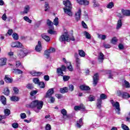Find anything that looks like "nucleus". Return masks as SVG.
<instances>
[{
  "mask_svg": "<svg viewBox=\"0 0 130 130\" xmlns=\"http://www.w3.org/2000/svg\"><path fill=\"white\" fill-rule=\"evenodd\" d=\"M123 94V92H122V91L120 90L117 91V95L118 96V97H122Z\"/></svg>",
  "mask_w": 130,
  "mask_h": 130,
  "instance_id": "43",
  "label": "nucleus"
},
{
  "mask_svg": "<svg viewBox=\"0 0 130 130\" xmlns=\"http://www.w3.org/2000/svg\"><path fill=\"white\" fill-rule=\"evenodd\" d=\"M38 93V90H31L29 93L30 96H34L35 95H36Z\"/></svg>",
  "mask_w": 130,
  "mask_h": 130,
  "instance_id": "40",
  "label": "nucleus"
},
{
  "mask_svg": "<svg viewBox=\"0 0 130 130\" xmlns=\"http://www.w3.org/2000/svg\"><path fill=\"white\" fill-rule=\"evenodd\" d=\"M26 87L28 90H33L34 89V85L32 83H28Z\"/></svg>",
  "mask_w": 130,
  "mask_h": 130,
  "instance_id": "30",
  "label": "nucleus"
},
{
  "mask_svg": "<svg viewBox=\"0 0 130 130\" xmlns=\"http://www.w3.org/2000/svg\"><path fill=\"white\" fill-rule=\"evenodd\" d=\"M46 130H51V125L49 124H47L45 127Z\"/></svg>",
  "mask_w": 130,
  "mask_h": 130,
  "instance_id": "61",
  "label": "nucleus"
},
{
  "mask_svg": "<svg viewBox=\"0 0 130 130\" xmlns=\"http://www.w3.org/2000/svg\"><path fill=\"white\" fill-rule=\"evenodd\" d=\"M124 85L125 88H130V84H129V82H128V81H126V80H124Z\"/></svg>",
  "mask_w": 130,
  "mask_h": 130,
  "instance_id": "46",
  "label": "nucleus"
},
{
  "mask_svg": "<svg viewBox=\"0 0 130 130\" xmlns=\"http://www.w3.org/2000/svg\"><path fill=\"white\" fill-rule=\"evenodd\" d=\"M112 72L111 70H108L106 71V74L107 75H109V79H112V77H113V75L112 74Z\"/></svg>",
  "mask_w": 130,
  "mask_h": 130,
  "instance_id": "39",
  "label": "nucleus"
},
{
  "mask_svg": "<svg viewBox=\"0 0 130 130\" xmlns=\"http://www.w3.org/2000/svg\"><path fill=\"white\" fill-rule=\"evenodd\" d=\"M30 74L34 77H40L42 74V72L34 71L32 72H30Z\"/></svg>",
  "mask_w": 130,
  "mask_h": 130,
  "instance_id": "16",
  "label": "nucleus"
},
{
  "mask_svg": "<svg viewBox=\"0 0 130 130\" xmlns=\"http://www.w3.org/2000/svg\"><path fill=\"white\" fill-rule=\"evenodd\" d=\"M121 97L123 98V99H128V98H130V95L126 92H123Z\"/></svg>",
  "mask_w": 130,
  "mask_h": 130,
  "instance_id": "23",
  "label": "nucleus"
},
{
  "mask_svg": "<svg viewBox=\"0 0 130 130\" xmlns=\"http://www.w3.org/2000/svg\"><path fill=\"white\" fill-rule=\"evenodd\" d=\"M19 100H20V98L16 96H11V101L17 102V101H19Z\"/></svg>",
  "mask_w": 130,
  "mask_h": 130,
  "instance_id": "36",
  "label": "nucleus"
},
{
  "mask_svg": "<svg viewBox=\"0 0 130 130\" xmlns=\"http://www.w3.org/2000/svg\"><path fill=\"white\" fill-rule=\"evenodd\" d=\"M117 41H118V40H117V39H116V37H114L111 40V43L112 44H115L116 43V42H117Z\"/></svg>",
  "mask_w": 130,
  "mask_h": 130,
  "instance_id": "48",
  "label": "nucleus"
},
{
  "mask_svg": "<svg viewBox=\"0 0 130 130\" xmlns=\"http://www.w3.org/2000/svg\"><path fill=\"white\" fill-rule=\"evenodd\" d=\"M82 27L85 29L88 28V26H87V24H86V23H85V22L82 21Z\"/></svg>",
  "mask_w": 130,
  "mask_h": 130,
  "instance_id": "62",
  "label": "nucleus"
},
{
  "mask_svg": "<svg viewBox=\"0 0 130 130\" xmlns=\"http://www.w3.org/2000/svg\"><path fill=\"white\" fill-rule=\"evenodd\" d=\"M23 19L24 20V21H26V22H28V23H29V24H31L32 23V20L30 19V18H29V17L27 16H24L23 17Z\"/></svg>",
  "mask_w": 130,
  "mask_h": 130,
  "instance_id": "38",
  "label": "nucleus"
},
{
  "mask_svg": "<svg viewBox=\"0 0 130 130\" xmlns=\"http://www.w3.org/2000/svg\"><path fill=\"white\" fill-rule=\"evenodd\" d=\"M60 92L61 94H64V93H68L69 92V88L64 87L63 88H60Z\"/></svg>",
  "mask_w": 130,
  "mask_h": 130,
  "instance_id": "24",
  "label": "nucleus"
},
{
  "mask_svg": "<svg viewBox=\"0 0 130 130\" xmlns=\"http://www.w3.org/2000/svg\"><path fill=\"white\" fill-rule=\"evenodd\" d=\"M12 37L14 40H19V35L17 33H13Z\"/></svg>",
  "mask_w": 130,
  "mask_h": 130,
  "instance_id": "33",
  "label": "nucleus"
},
{
  "mask_svg": "<svg viewBox=\"0 0 130 130\" xmlns=\"http://www.w3.org/2000/svg\"><path fill=\"white\" fill-rule=\"evenodd\" d=\"M114 7V3L113 2H110L107 6V9H112Z\"/></svg>",
  "mask_w": 130,
  "mask_h": 130,
  "instance_id": "35",
  "label": "nucleus"
},
{
  "mask_svg": "<svg viewBox=\"0 0 130 130\" xmlns=\"http://www.w3.org/2000/svg\"><path fill=\"white\" fill-rule=\"evenodd\" d=\"M104 99H107V95L104 93H102L100 95V98L98 99L96 103V107L99 109H101V107H102V100H104Z\"/></svg>",
  "mask_w": 130,
  "mask_h": 130,
  "instance_id": "5",
  "label": "nucleus"
},
{
  "mask_svg": "<svg viewBox=\"0 0 130 130\" xmlns=\"http://www.w3.org/2000/svg\"><path fill=\"white\" fill-rule=\"evenodd\" d=\"M7 64V58H0V67H3Z\"/></svg>",
  "mask_w": 130,
  "mask_h": 130,
  "instance_id": "20",
  "label": "nucleus"
},
{
  "mask_svg": "<svg viewBox=\"0 0 130 130\" xmlns=\"http://www.w3.org/2000/svg\"><path fill=\"white\" fill-rule=\"evenodd\" d=\"M86 39H91V35L89 33H84Z\"/></svg>",
  "mask_w": 130,
  "mask_h": 130,
  "instance_id": "53",
  "label": "nucleus"
},
{
  "mask_svg": "<svg viewBox=\"0 0 130 130\" xmlns=\"http://www.w3.org/2000/svg\"><path fill=\"white\" fill-rule=\"evenodd\" d=\"M113 107H115L116 112L117 114H120V105L118 102H116L114 104H112Z\"/></svg>",
  "mask_w": 130,
  "mask_h": 130,
  "instance_id": "11",
  "label": "nucleus"
},
{
  "mask_svg": "<svg viewBox=\"0 0 130 130\" xmlns=\"http://www.w3.org/2000/svg\"><path fill=\"white\" fill-rule=\"evenodd\" d=\"M61 113L62 114L63 116H66L68 114V112L65 109L61 110Z\"/></svg>",
  "mask_w": 130,
  "mask_h": 130,
  "instance_id": "42",
  "label": "nucleus"
},
{
  "mask_svg": "<svg viewBox=\"0 0 130 130\" xmlns=\"http://www.w3.org/2000/svg\"><path fill=\"white\" fill-rule=\"evenodd\" d=\"M67 69L70 71V72H73V67L72 66V63L70 62L68 63V64H67Z\"/></svg>",
  "mask_w": 130,
  "mask_h": 130,
  "instance_id": "32",
  "label": "nucleus"
},
{
  "mask_svg": "<svg viewBox=\"0 0 130 130\" xmlns=\"http://www.w3.org/2000/svg\"><path fill=\"white\" fill-rule=\"evenodd\" d=\"M50 50H46L44 51V55L45 56L46 58H49L50 56Z\"/></svg>",
  "mask_w": 130,
  "mask_h": 130,
  "instance_id": "27",
  "label": "nucleus"
},
{
  "mask_svg": "<svg viewBox=\"0 0 130 130\" xmlns=\"http://www.w3.org/2000/svg\"><path fill=\"white\" fill-rule=\"evenodd\" d=\"M54 25L57 26L58 25V18L55 17L53 21Z\"/></svg>",
  "mask_w": 130,
  "mask_h": 130,
  "instance_id": "47",
  "label": "nucleus"
},
{
  "mask_svg": "<svg viewBox=\"0 0 130 130\" xmlns=\"http://www.w3.org/2000/svg\"><path fill=\"white\" fill-rule=\"evenodd\" d=\"M33 81L35 82V84H37V85H39L40 83V80H39V79L38 78H34Z\"/></svg>",
  "mask_w": 130,
  "mask_h": 130,
  "instance_id": "49",
  "label": "nucleus"
},
{
  "mask_svg": "<svg viewBox=\"0 0 130 130\" xmlns=\"http://www.w3.org/2000/svg\"><path fill=\"white\" fill-rule=\"evenodd\" d=\"M118 48L119 50H123V49H124V46H123L122 44L120 43L118 45Z\"/></svg>",
  "mask_w": 130,
  "mask_h": 130,
  "instance_id": "56",
  "label": "nucleus"
},
{
  "mask_svg": "<svg viewBox=\"0 0 130 130\" xmlns=\"http://www.w3.org/2000/svg\"><path fill=\"white\" fill-rule=\"evenodd\" d=\"M29 11H30V6H29V5H26L24 7V10L23 13V14H28V12H29Z\"/></svg>",
  "mask_w": 130,
  "mask_h": 130,
  "instance_id": "31",
  "label": "nucleus"
},
{
  "mask_svg": "<svg viewBox=\"0 0 130 130\" xmlns=\"http://www.w3.org/2000/svg\"><path fill=\"white\" fill-rule=\"evenodd\" d=\"M63 5L65 6V8H63L64 13L72 17L73 16V12H72V9H73V5L70 0L63 1Z\"/></svg>",
  "mask_w": 130,
  "mask_h": 130,
  "instance_id": "1",
  "label": "nucleus"
},
{
  "mask_svg": "<svg viewBox=\"0 0 130 130\" xmlns=\"http://www.w3.org/2000/svg\"><path fill=\"white\" fill-rule=\"evenodd\" d=\"M121 127L123 130H129V128H128V126L124 124H121Z\"/></svg>",
  "mask_w": 130,
  "mask_h": 130,
  "instance_id": "44",
  "label": "nucleus"
},
{
  "mask_svg": "<svg viewBox=\"0 0 130 130\" xmlns=\"http://www.w3.org/2000/svg\"><path fill=\"white\" fill-rule=\"evenodd\" d=\"M59 41L60 42H71V41H76V39L73 34L70 35L69 33H63L59 38Z\"/></svg>",
  "mask_w": 130,
  "mask_h": 130,
  "instance_id": "3",
  "label": "nucleus"
},
{
  "mask_svg": "<svg viewBox=\"0 0 130 130\" xmlns=\"http://www.w3.org/2000/svg\"><path fill=\"white\" fill-rule=\"evenodd\" d=\"M74 57L76 60V67L77 69H80L81 66V59L79 58V55L78 53L76 52L74 53Z\"/></svg>",
  "mask_w": 130,
  "mask_h": 130,
  "instance_id": "8",
  "label": "nucleus"
},
{
  "mask_svg": "<svg viewBox=\"0 0 130 130\" xmlns=\"http://www.w3.org/2000/svg\"><path fill=\"white\" fill-rule=\"evenodd\" d=\"M90 2L88 0H83L82 6H89Z\"/></svg>",
  "mask_w": 130,
  "mask_h": 130,
  "instance_id": "51",
  "label": "nucleus"
},
{
  "mask_svg": "<svg viewBox=\"0 0 130 130\" xmlns=\"http://www.w3.org/2000/svg\"><path fill=\"white\" fill-rule=\"evenodd\" d=\"M47 25L49 26V30L48 33H55L54 31V27H53V22L49 19L47 20Z\"/></svg>",
  "mask_w": 130,
  "mask_h": 130,
  "instance_id": "6",
  "label": "nucleus"
},
{
  "mask_svg": "<svg viewBox=\"0 0 130 130\" xmlns=\"http://www.w3.org/2000/svg\"><path fill=\"white\" fill-rule=\"evenodd\" d=\"M0 101H1L3 105H6L7 104V98L4 95H1L0 96Z\"/></svg>",
  "mask_w": 130,
  "mask_h": 130,
  "instance_id": "21",
  "label": "nucleus"
},
{
  "mask_svg": "<svg viewBox=\"0 0 130 130\" xmlns=\"http://www.w3.org/2000/svg\"><path fill=\"white\" fill-rule=\"evenodd\" d=\"M130 120V113H128L127 117L126 118V121H129Z\"/></svg>",
  "mask_w": 130,
  "mask_h": 130,
  "instance_id": "64",
  "label": "nucleus"
},
{
  "mask_svg": "<svg viewBox=\"0 0 130 130\" xmlns=\"http://www.w3.org/2000/svg\"><path fill=\"white\" fill-rule=\"evenodd\" d=\"M25 107L27 108H30L31 109L37 108V109L40 110L43 107V102L35 100L32 101L30 104H26Z\"/></svg>",
  "mask_w": 130,
  "mask_h": 130,
  "instance_id": "2",
  "label": "nucleus"
},
{
  "mask_svg": "<svg viewBox=\"0 0 130 130\" xmlns=\"http://www.w3.org/2000/svg\"><path fill=\"white\" fill-rule=\"evenodd\" d=\"M121 26H122V22L121 19H119L117 21L116 29H119L121 27Z\"/></svg>",
  "mask_w": 130,
  "mask_h": 130,
  "instance_id": "29",
  "label": "nucleus"
},
{
  "mask_svg": "<svg viewBox=\"0 0 130 130\" xmlns=\"http://www.w3.org/2000/svg\"><path fill=\"white\" fill-rule=\"evenodd\" d=\"M4 81H5L6 83H8V84L13 83V79H12V77L10 78L8 75L5 76Z\"/></svg>",
  "mask_w": 130,
  "mask_h": 130,
  "instance_id": "18",
  "label": "nucleus"
},
{
  "mask_svg": "<svg viewBox=\"0 0 130 130\" xmlns=\"http://www.w3.org/2000/svg\"><path fill=\"white\" fill-rule=\"evenodd\" d=\"M121 13L124 16H126V17L130 16V10H121Z\"/></svg>",
  "mask_w": 130,
  "mask_h": 130,
  "instance_id": "17",
  "label": "nucleus"
},
{
  "mask_svg": "<svg viewBox=\"0 0 130 130\" xmlns=\"http://www.w3.org/2000/svg\"><path fill=\"white\" fill-rule=\"evenodd\" d=\"M44 79L45 80V81H48L49 80V76L48 75H45L44 76Z\"/></svg>",
  "mask_w": 130,
  "mask_h": 130,
  "instance_id": "63",
  "label": "nucleus"
},
{
  "mask_svg": "<svg viewBox=\"0 0 130 130\" xmlns=\"http://www.w3.org/2000/svg\"><path fill=\"white\" fill-rule=\"evenodd\" d=\"M82 14V11L81 9H79L77 13H75V19L76 22H79V20L81 19V15Z\"/></svg>",
  "mask_w": 130,
  "mask_h": 130,
  "instance_id": "15",
  "label": "nucleus"
},
{
  "mask_svg": "<svg viewBox=\"0 0 130 130\" xmlns=\"http://www.w3.org/2000/svg\"><path fill=\"white\" fill-rule=\"evenodd\" d=\"M74 110H75V111L81 110V106H75L74 107Z\"/></svg>",
  "mask_w": 130,
  "mask_h": 130,
  "instance_id": "59",
  "label": "nucleus"
},
{
  "mask_svg": "<svg viewBox=\"0 0 130 130\" xmlns=\"http://www.w3.org/2000/svg\"><path fill=\"white\" fill-rule=\"evenodd\" d=\"M38 85L40 86V88H45V84L44 83V82H40Z\"/></svg>",
  "mask_w": 130,
  "mask_h": 130,
  "instance_id": "50",
  "label": "nucleus"
},
{
  "mask_svg": "<svg viewBox=\"0 0 130 130\" xmlns=\"http://www.w3.org/2000/svg\"><path fill=\"white\" fill-rule=\"evenodd\" d=\"M3 94H4L6 96H9L10 95V89H9V87L4 88Z\"/></svg>",
  "mask_w": 130,
  "mask_h": 130,
  "instance_id": "25",
  "label": "nucleus"
},
{
  "mask_svg": "<svg viewBox=\"0 0 130 130\" xmlns=\"http://www.w3.org/2000/svg\"><path fill=\"white\" fill-rule=\"evenodd\" d=\"M98 82H99V74L98 73H96L93 75V77L92 84L94 87H96V86H97Z\"/></svg>",
  "mask_w": 130,
  "mask_h": 130,
  "instance_id": "9",
  "label": "nucleus"
},
{
  "mask_svg": "<svg viewBox=\"0 0 130 130\" xmlns=\"http://www.w3.org/2000/svg\"><path fill=\"white\" fill-rule=\"evenodd\" d=\"M63 72H67V67L64 65H61L60 68H57L56 73L58 77H63V80L64 82H67L70 80V76L64 75L63 76Z\"/></svg>",
  "mask_w": 130,
  "mask_h": 130,
  "instance_id": "4",
  "label": "nucleus"
},
{
  "mask_svg": "<svg viewBox=\"0 0 130 130\" xmlns=\"http://www.w3.org/2000/svg\"><path fill=\"white\" fill-rule=\"evenodd\" d=\"M79 89L81 91H90V90H91V88H90L89 86L85 84L80 85L79 86Z\"/></svg>",
  "mask_w": 130,
  "mask_h": 130,
  "instance_id": "13",
  "label": "nucleus"
},
{
  "mask_svg": "<svg viewBox=\"0 0 130 130\" xmlns=\"http://www.w3.org/2000/svg\"><path fill=\"white\" fill-rule=\"evenodd\" d=\"M99 38L102 40H105L106 39V36L104 35H100L99 34H98Z\"/></svg>",
  "mask_w": 130,
  "mask_h": 130,
  "instance_id": "41",
  "label": "nucleus"
},
{
  "mask_svg": "<svg viewBox=\"0 0 130 130\" xmlns=\"http://www.w3.org/2000/svg\"><path fill=\"white\" fill-rule=\"evenodd\" d=\"M80 110L83 112L86 111V107L84 106V105H80Z\"/></svg>",
  "mask_w": 130,
  "mask_h": 130,
  "instance_id": "58",
  "label": "nucleus"
},
{
  "mask_svg": "<svg viewBox=\"0 0 130 130\" xmlns=\"http://www.w3.org/2000/svg\"><path fill=\"white\" fill-rule=\"evenodd\" d=\"M54 93V89L53 88L48 89L46 93L45 98H50L52 94Z\"/></svg>",
  "mask_w": 130,
  "mask_h": 130,
  "instance_id": "12",
  "label": "nucleus"
},
{
  "mask_svg": "<svg viewBox=\"0 0 130 130\" xmlns=\"http://www.w3.org/2000/svg\"><path fill=\"white\" fill-rule=\"evenodd\" d=\"M36 51L37 52H40L42 50V45L41 44V41H39L38 42V45L36 46L35 47Z\"/></svg>",
  "mask_w": 130,
  "mask_h": 130,
  "instance_id": "14",
  "label": "nucleus"
},
{
  "mask_svg": "<svg viewBox=\"0 0 130 130\" xmlns=\"http://www.w3.org/2000/svg\"><path fill=\"white\" fill-rule=\"evenodd\" d=\"M22 48L21 50H20V53H19L18 55L19 56H21L22 57H24V56H26L27 54H28V50L26 48Z\"/></svg>",
  "mask_w": 130,
  "mask_h": 130,
  "instance_id": "10",
  "label": "nucleus"
},
{
  "mask_svg": "<svg viewBox=\"0 0 130 130\" xmlns=\"http://www.w3.org/2000/svg\"><path fill=\"white\" fill-rule=\"evenodd\" d=\"M16 68H19V67H22V63L20 61H16Z\"/></svg>",
  "mask_w": 130,
  "mask_h": 130,
  "instance_id": "57",
  "label": "nucleus"
},
{
  "mask_svg": "<svg viewBox=\"0 0 130 130\" xmlns=\"http://www.w3.org/2000/svg\"><path fill=\"white\" fill-rule=\"evenodd\" d=\"M11 47L16 48H23V47H24V46H23V44L19 41H16V42H13L11 44Z\"/></svg>",
  "mask_w": 130,
  "mask_h": 130,
  "instance_id": "7",
  "label": "nucleus"
},
{
  "mask_svg": "<svg viewBox=\"0 0 130 130\" xmlns=\"http://www.w3.org/2000/svg\"><path fill=\"white\" fill-rule=\"evenodd\" d=\"M95 96L93 95H90L88 97V100L90 101V102H92V101H95Z\"/></svg>",
  "mask_w": 130,
  "mask_h": 130,
  "instance_id": "37",
  "label": "nucleus"
},
{
  "mask_svg": "<svg viewBox=\"0 0 130 130\" xmlns=\"http://www.w3.org/2000/svg\"><path fill=\"white\" fill-rule=\"evenodd\" d=\"M98 60L100 62H103L104 60V54L101 52L100 55L98 56Z\"/></svg>",
  "mask_w": 130,
  "mask_h": 130,
  "instance_id": "19",
  "label": "nucleus"
},
{
  "mask_svg": "<svg viewBox=\"0 0 130 130\" xmlns=\"http://www.w3.org/2000/svg\"><path fill=\"white\" fill-rule=\"evenodd\" d=\"M12 126L13 128H18L19 127V124L18 123H13Z\"/></svg>",
  "mask_w": 130,
  "mask_h": 130,
  "instance_id": "55",
  "label": "nucleus"
},
{
  "mask_svg": "<svg viewBox=\"0 0 130 130\" xmlns=\"http://www.w3.org/2000/svg\"><path fill=\"white\" fill-rule=\"evenodd\" d=\"M13 73L16 75H20L23 74V71L20 69H14L13 70Z\"/></svg>",
  "mask_w": 130,
  "mask_h": 130,
  "instance_id": "22",
  "label": "nucleus"
},
{
  "mask_svg": "<svg viewBox=\"0 0 130 130\" xmlns=\"http://www.w3.org/2000/svg\"><path fill=\"white\" fill-rule=\"evenodd\" d=\"M20 117L22 118V119H24L27 117V116L26 115V114L25 113H21L20 114Z\"/></svg>",
  "mask_w": 130,
  "mask_h": 130,
  "instance_id": "60",
  "label": "nucleus"
},
{
  "mask_svg": "<svg viewBox=\"0 0 130 130\" xmlns=\"http://www.w3.org/2000/svg\"><path fill=\"white\" fill-rule=\"evenodd\" d=\"M49 10V5L45 2V12H47V10Z\"/></svg>",
  "mask_w": 130,
  "mask_h": 130,
  "instance_id": "52",
  "label": "nucleus"
},
{
  "mask_svg": "<svg viewBox=\"0 0 130 130\" xmlns=\"http://www.w3.org/2000/svg\"><path fill=\"white\" fill-rule=\"evenodd\" d=\"M41 36L42 38H43V39H44V40H45V41H46L47 42H49L50 41V38H49L48 36L42 34L41 35Z\"/></svg>",
  "mask_w": 130,
  "mask_h": 130,
  "instance_id": "26",
  "label": "nucleus"
},
{
  "mask_svg": "<svg viewBox=\"0 0 130 130\" xmlns=\"http://www.w3.org/2000/svg\"><path fill=\"white\" fill-rule=\"evenodd\" d=\"M4 113L6 116H9L11 114V110L9 109H6L4 110Z\"/></svg>",
  "mask_w": 130,
  "mask_h": 130,
  "instance_id": "34",
  "label": "nucleus"
},
{
  "mask_svg": "<svg viewBox=\"0 0 130 130\" xmlns=\"http://www.w3.org/2000/svg\"><path fill=\"white\" fill-rule=\"evenodd\" d=\"M68 89H69V91H70V92H73V91H74V89H75V86H74L73 84H69Z\"/></svg>",
  "mask_w": 130,
  "mask_h": 130,
  "instance_id": "45",
  "label": "nucleus"
},
{
  "mask_svg": "<svg viewBox=\"0 0 130 130\" xmlns=\"http://www.w3.org/2000/svg\"><path fill=\"white\" fill-rule=\"evenodd\" d=\"M78 54L81 57H85L86 56V53L83 51V50H78Z\"/></svg>",
  "mask_w": 130,
  "mask_h": 130,
  "instance_id": "28",
  "label": "nucleus"
},
{
  "mask_svg": "<svg viewBox=\"0 0 130 130\" xmlns=\"http://www.w3.org/2000/svg\"><path fill=\"white\" fill-rule=\"evenodd\" d=\"M13 91L14 92V94H19V89L17 87H13Z\"/></svg>",
  "mask_w": 130,
  "mask_h": 130,
  "instance_id": "54",
  "label": "nucleus"
}]
</instances>
